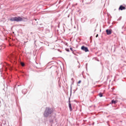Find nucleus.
<instances>
[{
    "instance_id": "obj_1",
    "label": "nucleus",
    "mask_w": 126,
    "mask_h": 126,
    "mask_svg": "<svg viewBox=\"0 0 126 126\" xmlns=\"http://www.w3.org/2000/svg\"><path fill=\"white\" fill-rule=\"evenodd\" d=\"M54 112V109L53 108H51L50 107H46L44 113L43 114V116L44 118H48L50 115H52Z\"/></svg>"
},
{
    "instance_id": "obj_2",
    "label": "nucleus",
    "mask_w": 126,
    "mask_h": 126,
    "mask_svg": "<svg viewBox=\"0 0 126 126\" xmlns=\"http://www.w3.org/2000/svg\"><path fill=\"white\" fill-rule=\"evenodd\" d=\"M10 21H16V22H20L23 20V18L20 16L14 17L10 19Z\"/></svg>"
},
{
    "instance_id": "obj_3",
    "label": "nucleus",
    "mask_w": 126,
    "mask_h": 126,
    "mask_svg": "<svg viewBox=\"0 0 126 126\" xmlns=\"http://www.w3.org/2000/svg\"><path fill=\"white\" fill-rule=\"evenodd\" d=\"M81 50L82 51H84L86 52V53H87V52H89V49H88V47L85 46L84 45H83L81 48Z\"/></svg>"
},
{
    "instance_id": "obj_4",
    "label": "nucleus",
    "mask_w": 126,
    "mask_h": 126,
    "mask_svg": "<svg viewBox=\"0 0 126 126\" xmlns=\"http://www.w3.org/2000/svg\"><path fill=\"white\" fill-rule=\"evenodd\" d=\"M86 20H87V17L86 16H83L81 19V21L82 23H84Z\"/></svg>"
},
{
    "instance_id": "obj_5",
    "label": "nucleus",
    "mask_w": 126,
    "mask_h": 126,
    "mask_svg": "<svg viewBox=\"0 0 126 126\" xmlns=\"http://www.w3.org/2000/svg\"><path fill=\"white\" fill-rule=\"evenodd\" d=\"M105 32H106L107 35H111V34H112V32H113V31L112 29H107Z\"/></svg>"
},
{
    "instance_id": "obj_6",
    "label": "nucleus",
    "mask_w": 126,
    "mask_h": 126,
    "mask_svg": "<svg viewBox=\"0 0 126 126\" xmlns=\"http://www.w3.org/2000/svg\"><path fill=\"white\" fill-rule=\"evenodd\" d=\"M119 10H124V9H126V7H125L124 5H121L119 8Z\"/></svg>"
},
{
    "instance_id": "obj_7",
    "label": "nucleus",
    "mask_w": 126,
    "mask_h": 126,
    "mask_svg": "<svg viewBox=\"0 0 126 126\" xmlns=\"http://www.w3.org/2000/svg\"><path fill=\"white\" fill-rule=\"evenodd\" d=\"M27 92V89H24V90H22V93L23 94H26V93Z\"/></svg>"
},
{
    "instance_id": "obj_8",
    "label": "nucleus",
    "mask_w": 126,
    "mask_h": 126,
    "mask_svg": "<svg viewBox=\"0 0 126 126\" xmlns=\"http://www.w3.org/2000/svg\"><path fill=\"white\" fill-rule=\"evenodd\" d=\"M118 103V100H115L114 99L111 100V104H117Z\"/></svg>"
},
{
    "instance_id": "obj_9",
    "label": "nucleus",
    "mask_w": 126,
    "mask_h": 126,
    "mask_svg": "<svg viewBox=\"0 0 126 126\" xmlns=\"http://www.w3.org/2000/svg\"><path fill=\"white\" fill-rule=\"evenodd\" d=\"M68 106L70 112L72 111V107L71 106V103H68Z\"/></svg>"
},
{
    "instance_id": "obj_10",
    "label": "nucleus",
    "mask_w": 126,
    "mask_h": 126,
    "mask_svg": "<svg viewBox=\"0 0 126 126\" xmlns=\"http://www.w3.org/2000/svg\"><path fill=\"white\" fill-rule=\"evenodd\" d=\"M2 125H3L4 126H6V121L3 122Z\"/></svg>"
},
{
    "instance_id": "obj_11",
    "label": "nucleus",
    "mask_w": 126,
    "mask_h": 126,
    "mask_svg": "<svg viewBox=\"0 0 126 126\" xmlns=\"http://www.w3.org/2000/svg\"><path fill=\"white\" fill-rule=\"evenodd\" d=\"M98 95L99 96V97H102L103 96V94H102L101 93H100L98 94Z\"/></svg>"
},
{
    "instance_id": "obj_12",
    "label": "nucleus",
    "mask_w": 126,
    "mask_h": 126,
    "mask_svg": "<svg viewBox=\"0 0 126 126\" xmlns=\"http://www.w3.org/2000/svg\"><path fill=\"white\" fill-rule=\"evenodd\" d=\"M50 124H53V123H54V120L53 119L50 120Z\"/></svg>"
},
{
    "instance_id": "obj_13",
    "label": "nucleus",
    "mask_w": 126,
    "mask_h": 126,
    "mask_svg": "<svg viewBox=\"0 0 126 126\" xmlns=\"http://www.w3.org/2000/svg\"><path fill=\"white\" fill-rule=\"evenodd\" d=\"M21 64L22 66H25V64L23 63H21Z\"/></svg>"
},
{
    "instance_id": "obj_14",
    "label": "nucleus",
    "mask_w": 126,
    "mask_h": 126,
    "mask_svg": "<svg viewBox=\"0 0 126 126\" xmlns=\"http://www.w3.org/2000/svg\"><path fill=\"white\" fill-rule=\"evenodd\" d=\"M65 51H66V52H69V49L65 48Z\"/></svg>"
},
{
    "instance_id": "obj_15",
    "label": "nucleus",
    "mask_w": 126,
    "mask_h": 126,
    "mask_svg": "<svg viewBox=\"0 0 126 126\" xmlns=\"http://www.w3.org/2000/svg\"><path fill=\"white\" fill-rule=\"evenodd\" d=\"M68 104H71V103H70V98H69L68 99Z\"/></svg>"
},
{
    "instance_id": "obj_16",
    "label": "nucleus",
    "mask_w": 126,
    "mask_h": 126,
    "mask_svg": "<svg viewBox=\"0 0 126 126\" xmlns=\"http://www.w3.org/2000/svg\"><path fill=\"white\" fill-rule=\"evenodd\" d=\"M78 84H80V83H81V80H79V81L78 82Z\"/></svg>"
},
{
    "instance_id": "obj_17",
    "label": "nucleus",
    "mask_w": 126,
    "mask_h": 126,
    "mask_svg": "<svg viewBox=\"0 0 126 126\" xmlns=\"http://www.w3.org/2000/svg\"><path fill=\"white\" fill-rule=\"evenodd\" d=\"M70 50L71 51H72H72H73V49H72V48H71V47L70 48Z\"/></svg>"
},
{
    "instance_id": "obj_18",
    "label": "nucleus",
    "mask_w": 126,
    "mask_h": 126,
    "mask_svg": "<svg viewBox=\"0 0 126 126\" xmlns=\"http://www.w3.org/2000/svg\"><path fill=\"white\" fill-rule=\"evenodd\" d=\"M98 36H99V35H98V34H97L96 35V38H97Z\"/></svg>"
},
{
    "instance_id": "obj_19",
    "label": "nucleus",
    "mask_w": 126,
    "mask_h": 126,
    "mask_svg": "<svg viewBox=\"0 0 126 126\" xmlns=\"http://www.w3.org/2000/svg\"><path fill=\"white\" fill-rule=\"evenodd\" d=\"M70 89H71V91H70V95H71V87Z\"/></svg>"
},
{
    "instance_id": "obj_20",
    "label": "nucleus",
    "mask_w": 126,
    "mask_h": 126,
    "mask_svg": "<svg viewBox=\"0 0 126 126\" xmlns=\"http://www.w3.org/2000/svg\"><path fill=\"white\" fill-rule=\"evenodd\" d=\"M78 67L80 68V64H79V65L78 66Z\"/></svg>"
},
{
    "instance_id": "obj_21",
    "label": "nucleus",
    "mask_w": 126,
    "mask_h": 126,
    "mask_svg": "<svg viewBox=\"0 0 126 126\" xmlns=\"http://www.w3.org/2000/svg\"><path fill=\"white\" fill-rule=\"evenodd\" d=\"M90 39V40H91V39H92V36H91Z\"/></svg>"
},
{
    "instance_id": "obj_22",
    "label": "nucleus",
    "mask_w": 126,
    "mask_h": 126,
    "mask_svg": "<svg viewBox=\"0 0 126 126\" xmlns=\"http://www.w3.org/2000/svg\"><path fill=\"white\" fill-rule=\"evenodd\" d=\"M54 119H55V121H57V119H56V117H54Z\"/></svg>"
},
{
    "instance_id": "obj_23",
    "label": "nucleus",
    "mask_w": 126,
    "mask_h": 126,
    "mask_svg": "<svg viewBox=\"0 0 126 126\" xmlns=\"http://www.w3.org/2000/svg\"><path fill=\"white\" fill-rule=\"evenodd\" d=\"M68 17H69V15H68Z\"/></svg>"
},
{
    "instance_id": "obj_24",
    "label": "nucleus",
    "mask_w": 126,
    "mask_h": 126,
    "mask_svg": "<svg viewBox=\"0 0 126 126\" xmlns=\"http://www.w3.org/2000/svg\"><path fill=\"white\" fill-rule=\"evenodd\" d=\"M11 57H13V55H11Z\"/></svg>"
},
{
    "instance_id": "obj_25",
    "label": "nucleus",
    "mask_w": 126,
    "mask_h": 126,
    "mask_svg": "<svg viewBox=\"0 0 126 126\" xmlns=\"http://www.w3.org/2000/svg\"><path fill=\"white\" fill-rule=\"evenodd\" d=\"M91 21H92V20H91Z\"/></svg>"
},
{
    "instance_id": "obj_26",
    "label": "nucleus",
    "mask_w": 126,
    "mask_h": 126,
    "mask_svg": "<svg viewBox=\"0 0 126 126\" xmlns=\"http://www.w3.org/2000/svg\"><path fill=\"white\" fill-rule=\"evenodd\" d=\"M78 63H79V61H78Z\"/></svg>"
},
{
    "instance_id": "obj_27",
    "label": "nucleus",
    "mask_w": 126,
    "mask_h": 126,
    "mask_svg": "<svg viewBox=\"0 0 126 126\" xmlns=\"http://www.w3.org/2000/svg\"><path fill=\"white\" fill-rule=\"evenodd\" d=\"M0 50H1V49H0Z\"/></svg>"
},
{
    "instance_id": "obj_28",
    "label": "nucleus",
    "mask_w": 126,
    "mask_h": 126,
    "mask_svg": "<svg viewBox=\"0 0 126 126\" xmlns=\"http://www.w3.org/2000/svg\"><path fill=\"white\" fill-rule=\"evenodd\" d=\"M93 125H94V123H93Z\"/></svg>"
},
{
    "instance_id": "obj_29",
    "label": "nucleus",
    "mask_w": 126,
    "mask_h": 126,
    "mask_svg": "<svg viewBox=\"0 0 126 126\" xmlns=\"http://www.w3.org/2000/svg\"><path fill=\"white\" fill-rule=\"evenodd\" d=\"M72 84H73V83H72Z\"/></svg>"
}]
</instances>
